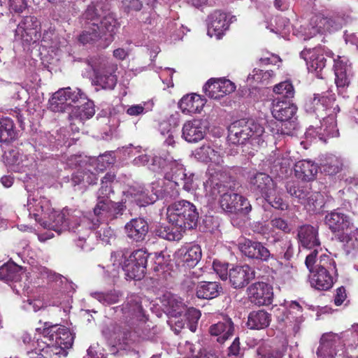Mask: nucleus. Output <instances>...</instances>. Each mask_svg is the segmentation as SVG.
<instances>
[{
    "label": "nucleus",
    "mask_w": 358,
    "mask_h": 358,
    "mask_svg": "<svg viewBox=\"0 0 358 358\" xmlns=\"http://www.w3.org/2000/svg\"><path fill=\"white\" fill-rule=\"evenodd\" d=\"M91 295L103 305H111L117 303L121 296L120 293L115 290L108 292H94Z\"/></svg>",
    "instance_id": "nucleus-55"
},
{
    "label": "nucleus",
    "mask_w": 358,
    "mask_h": 358,
    "mask_svg": "<svg viewBox=\"0 0 358 358\" xmlns=\"http://www.w3.org/2000/svg\"><path fill=\"white\" fill-rule=\"evenodd\" d=\"M210 150H211V152H209L208 157V162H210L211 163L218 166L219 168L217 169H213L212 168H210L208 169V173L210 172V170L217 171L219 170H222V171H224L222 170V168L221 167V165L224 162L223 157H224V152L223 150L220 147L210 146Z\"/></svg>",
    "instance_id": "nucleus-56"
},
{
    "label": "nucleus",
    "mask_w": 358,
    "mask_h": 358,
    "mask_svg": "<svg viewBox=\"0 0 358 358\" xmlns=\"http://www.w3.org/2000/svg\"><path fill=\"white\" fill-rule=\"evenodd\" d=\"M270 160L275 166H279L281 168H287L292 163L289 152L280 149H276L272 152L270 155Z\"/></svg>",
    "instance_id": "nucleus-53"
},
{
    "label": "nucleus",
    "mask_w": 358,
    "mask_h": 358,
    "mask_svg": "<svg viewBox=\"0 0 358 358\" xmlns=\"http://www.w3.org/2000/svg\"><path fill=\"white\" fill-rule=\"evenodd\" d=\"M27 7L25 0H0V15L7 10L14 13H22Z\"/></svg>",
    "instance_id": "nucleus-51"
},
{
    "label": "nucleus",
    "mask_w": 358,
    "mask_h": 358,
    "mask_svg": "<svg viewBox=\"0 0 358 358\" xmlns=\"http://www.w3.org/2000/svg\"><path fill=\"white\" fill-rule=\"evenodd\" d=\"M229 26L227 14L220 10H215L208 16V35L211 38L220 39Z\"/></svg>",
    "instance_id": "nucleus-31"
},
{
    "label": "nucleus",
    "mask_w": 358,
    "mask_h": 358,
    "mask_svg": "<svg viewBox=\"0 0 358 358\" xmlns=\"http://www.w3.org/2000/svg\"><path fill=\"white\" fill-rule=\"evenodd\" d=\"M148 257L146 252L143 250L134 251L128 258L124 257L122 265V269L129 279L136 280L143 278L145 273Z\"/></svg>",
    "instance_id": "nucleus-13"
},
{
    "label": "nucleus",
    "mask_w": 358,
    "mask_h": 358,
    "mask_svg": "<svg viewBox=\"0 0 358 358\" xmlns=\"http://www.w3.org/2000/svg\"><path fill=\"white\" fill-rule=\"evenodd\" d=\"M236 90L234 83L227 79H210L203 86L205 94L213 99H219Z\"/></svg>",
    "instance_id": "nucleus-27"
},
{
    "label": "nucleus",
    "mask_w": 358,
    "mask_h": 358,
    "mask_svg": "<svg viewBox=\"0 0 358 358\" xmlns=\"http://www.w3.org/2000/svg\"><path fill=\"white\" fill-rule=\"evenodd\" d=\"M166 298V311L171 317L176 318L186 310L185 304L179 297L168 295Z\"/></svg>",
    "instance_id": "nucleus-49"
},
{
    "label": "nucleus",
    "mask_w": 358,
    "mask_h": 358,
    "mask_svg": "<svg viewBox=\"0 0 358 358\" xmlns=\"http://www.w3.org/2000/svg\"><path fill=\"white\" fill-rule=\"evenodd\" d=\"M165 178L172 181L177 186L189 192L193 189V173H187L184 166L175 161L169 164V171L165 173Z\"/></svg>",
    "instance_id": "nucleus-17"
},
{
    "label": "nucleus",
    "mask_w": 358,
    "mask_h": 358,
    "mask_svg": "<svg viewBox=\"0 0 358 358\" xmlns=\"http://www.w3.org/2000/svg\"><path fill=\"white\" fill-rule=\"evenodd\" d=\"M306 62L308 69L318 78H322V70L326 66V59L320 49H305L300 53Z\"/></svg>",
    "instance_id": "nucleus-28"
},
{
    "label": "nucleus",
    "mask_w": 358,
    "mask_h": 358,
    "mask_svg": "<svg viewBox=\"0 0 358 358\" xmlns=\"http://www.w3.org/2000/svg\"><path fill=\"white\" fill-rule=\"evenodd\" d=\"M115 178V176L110 173H107L103 178L101 180V186L97 192L98 201H99V200L108 199L110 194L113 193L111 185Z\"/></svg>",
    "instance_id": "nucleus-52"
},
{
    "label": "nucleus",
    "mask_w": 358,
    "mask_h": 358,
    "mask_svg": "<svg viewBox=\"0 0 358 358\" xmlns=\"http://www.w3.org/2000/svg\"><path fill=\"white\" fill-rule=\"evenodd\" d=\"M166 218L173 227H161L157 230V234L169 241H179L182 232L196 226L199 213L192 203L180 200L168 206Z\"/></svg>",
    "instance_id": "nucleus-3"
},
{
    "label": "nucleus",
    "mask_w": 358,
    "mask_h": 358,
    "mask_svg": "<svg viewBox=\"0 0 358 358\" xmlns=\"http://www.w3.org/2000/svg\"><path fill=\"white\" fill-rule=\"evenodd\" d=\"M55 220L49 224L50 229L57 232L68 230L73 236L78 247L83 250L90 251L92 246L87 242L92 229L99 226V219L91 220L83 215L79 210H63V213H55L52 215Z\"/></svg>",
    "instance_id": "nucleus-2"
},
{
    "label": "nucleus",
    "mask_w": 358,
    "mask_h": 358,
    "mask_svg": "<svg viewBox=\"0 0 358 358\" xmlns=\"http://www.w3.org/2000/svg\"><path fill=\"white\" fill-rule=\"evenodd\" d=\"M93 166L96 165V167H94V169L96 172H102L110 164H113L114 162L113 158L110 156V155H100L97 159H92Z\"/></svg>",
    "instance_id": "nucleus-60"
},
{
    "label": "nucleus",
    "mask_w": 358,
    "mask_h": 358,
    "mask_svg": "<svg viewBox=\"0 0 358 358\" xmlns=\"http://www.w3.org/2000/svg\"><path fill=\"white\" fill-rule=\"evenodd\" d=\"M275 26L271 28V31L277 34L284 36L289 31V20L283 17H275L274 19Z\"/></svg>",
    "instance_id": "nucleus-59"
},
{
    "label": "nucleus",
    "mask_w": 358,
    "mask_h": 358,
    "mask_svg": "<svg viewBox=\"0 0 358 358\" xmlns=\"http://www.w3.org/2000/svg\"><path fill=\"white\" fill-rule=\"evenodd\" d=\"M255 277V272L248 265L236 266L229 271V279L231 285L236 289L247 285Z\"/></svg>",
    "instance_id": "nucleus-32"
},
{
    "label": "nucleus",
    "mask_w": 358,
    "mask_h": 358,
    "mask_svg": "<svg viewBox=\"0 0 358 358\" xmlns=\"http://www.w3.org/2000/svg\"><path fill=\"white\" fill-rule=\"evenodd\" d=\"M86 99L85 94L80 89L71 87L59 89L55 92L49 100V108L55 113L65 112L73 104L81 103Z\"/></svg>",
    "instance_id": "nucleus-9"
},
{
    "label": "nucleus",
    "mask_w": 358,
    "mask_h": 358,
    "mask_svg": "<svg viewBox=\"0 0 358 358\" xmlns=\"http://www.w3.org/2000/svg\"><path fill=\"white\" fill-rule=\"evenodd\" d=\"M324 223L336 239L343 243L347 255L358 250V228L353 229V223L348 215L339 209L332 210L325 215Z\"/></svg>",
    "instance_id": "nucleus-4"
},
{
    "label": "nucleus",
    "mask_w": 358,
    "mask_h": 358,
    "mask_svg": "<svg viewBox=\"0 0 358 358\" xmlns=\"http://www.w3.org/2000/svg\"><path fill=\"white\" fill-rule=\"evenodd\" d=\"M294 171L299 178L310 181L315 178L318 166L313 161L303 159L295 164Z\"/></svg>",
    "instance_id": "nucleus-39"
},
{
    "label": "nucleus",
    "mask_w": 358,
    "mask_h": 358,
    "mask_svg": "<svg viewBox=\"0 0 358 358\" xmlns=\"http://www.w3.org/2000/svg\"><path fill=\"white\" fill-rule=\"evenodd\" d=\"M265 200L274 208L286 210L289 208V204L285 201L276 189V185L273 188L271 192L264 197Z\"/></svg>",
    "instance_id": "nucleus-54"
},
{
    "label": "nucleus",
    "mask_w": 358,
    "mask_h": 358,
    "mask_svg": "<svg viewBox=\"0 0 358 358\" xmlns=\"http://www.w3.org/2000/svg\"><path fill=\"white\" fill-rule=\"evenodd\" d=\"M234 324L230 318H224L223 321L213 324L210 327L212 336H217V342L224 343L234 332Z\"/></svg>",
    "instance_id": "nucleus-38"
},
{
    "label": "nucleus",
    "mask_w": 358,
    "mask_h": 358,
    "mask_svg": "<svg viewBox=\"0 0 358 358\" xmlns=\"http://www.w3.org/2000/svg\"><path fill=\"white\" fill-rule=\"evenodd\" d=\"M228 139L233 144H243L247 140L252 145H262L264 128L253 120H239L231 123L228 128Z\"/></svg>",
    "instance_id": "nucleus-8"
},
{
    "label": "nucleus",
    "mask_w": 358,
    "mask_h": 358,
    "mask_svg": "<svg viewBox=\"0 0 358 358\" xmlns=\"http://www.w3.org/2000/svg\"><path fill=\"white\" fill-rule=\"evenodd\" d=\"M118 28L117 20L107 16L102 25L95 22L88 21L87 24L79 36V41L83 44L96 43L98 46L105 48L113 41Z\"/></svg>",
    "instance_id": "nucleus-7"
},
{
    "label": "nucleus",
    "mask_w": 358,
    "mask_h": 358,
    "mask_svg": "<svg viewBox=\"0 0 358 358\" xmlns=\"http://www.w3.org/2000/svg\"><path fill=\"white\" fill-rule=\"evenodd\" d=\"M201 248L199 245L182 246L175 253L178 265L184 268L196 266L201 260Z\"/></svg>",
    "instance_id": "nucleus-24"
},
{
    "label": "nucleus",
    "mask_w": 358,
    "mask_h": 358,
    "mask_svg": "<svg viewBox=\"0 0 358 358\" xmlns=\"http://www.w3.org/2000/svg\"><path fill=\"white\" fill-rule=\"evenodd\" d=\"M339 337L333 333L324 334L317 350L318 357L346 358L342 346H339Z\"/></svg>",
    "instance_id": "nucleus-16"
},
{
    "label": "nucleus",
    "mask_w": 358,
    "mask_h": 358,
    "mask_svg": "<svg viewBox=\"0 0 358 358\" xmlns=\"http://www.w3.org/2000/svg\"><path fill=\"white\" fill-rule=\"evenodd\" d=\"M257 358H282V355L278 350L259 348L257 350Z\"/></svg>",
    "instance_id": "nucleus-64"
},
{
    "label": "nucleus",
    "mask_w": 358,
    "mask_h": 358,
    "mask_svg": "<svg viewBox=\"0 0 358 358\" xmlns=\"http://www.w3.org/2000/svg\"><path fill=\"white\" fill-rule=\"evenodd\" d=\"M327 117H323L320 127L310 126L306 132V138H316L326 142V137H335L338 134V130L334 117L331 113L327 114Z\"/></svg>",
    "instance_id": "nucleus-26"
},
{
    "label": "nucleus",
    "mask_w": 358,
    "mask_h": 358,
    "mask_svg": "<svg viewBox=\"0 0 358 358\" xmlns=\"http://www.w3.org/2000/svg\"><path fill=\"white\" fill-rule=\"evenodd\" d=\"M41 334L44 338L43 343L46 345L42 349L43 357H51L52 355L59 357L67 356V350L72 347L74 341V335L68 328L58 324L49 325L45 322Z\"/></svg>",
    "instance_id": "nucleus-5"
},
{
    "label": "nucleus",
    "mask_w": 358,
    "mask_h": 358,
    "mask_svg": "<svg viewBox=\"0 0 358 358\" xmlns=\"http://www.w3.org/2000/svg\"><path fill=\"white\" fill-rule=\"evenodd\" d=\"M27 208L30 216H32L37 222H43L41 224L49 229V224L55 220L52 215L55 213H63V211H55L51 208L50 201L47 198L41 196L38 199H29Z\"/></svg>",
    "instance_id": "nucleus-14"
},
{
    "label": "nucleus",
    "mask_w": 358,
    "mask_h": 358,
    "mask_svg": "<svg viewBox=\"0 0 358 358\" xmlns=\"http://www.w3.org/2000/svg\"><path fill=\"white\" fill-rule=\"evenodd\" d=\"M273 92L275 94L282 95L286 99L294 97V90L292 84L288 81L281 82L273 87Z\"/></svg>",
    "instance_id": "nucleus-58"
},
{
    "label": "nucleus",
    "mask_w": 358,
    "mask_h": 358,
    "mask_svg": "<svg viewBox=\"0 0 358 358\" xmlns=\"http://www.w3.org/2000/svg\"><path fill=\"white\" fill-rule=\"evenodd\" d=\"M275 230H279L285 234H289L292 231V226L288 222L279 217H271L269 222L262 227V233L264 235L273 236Z\"/></svg>",
    "instance_id": "nucleus-42"
},
{
    "label": "nucleus",
    "mask_w": 358,
    "mask_h": 358,
    "mask_svg": "<svg viewBox=\"0 0 358 358\" xmlns=\"http://www.w3.org/2000/svg\"><path fill=\"white\" fill-rule=\"evenodd\" d=\"M273 117L288 124L287 130L282 129V134L285 135H291L292 131L296 129L295 122L296 113L297 111L296 106L289 100L274 99L271 108Z\"/></svg>",
    "instance_id": "nucleus-11"
},
{
    "label": "nucleus",
    "mask_w": 358,
    "mask_h": 358,
    "mask_svg": "<svg viewBox=\"0 0 358 358\" xmlns=\"http://www.w3.org/2000/svg\"><path fill=\"white\" fill-rule=\"evenodd\" d=\"M297 239L301 246L308 249L316 250L320 245L318 238V228L310 224H303L297 229Z\"/></svg>",
    "instance_id": "nucleus-30"
},
{
    "label": "nucleus",
    "mask_w": 358,
    "mask_h": 358,
    "mask_svg": "<svg viewBox=\"0 0 358 358\" xmlns=\"http://www.w3.org/2000/svg\"><path fill=\"white\" fill-rule=\"evenodd\" d=\"M15 138L14 123L9 117L0 118V143H8Z\"/></svg>",
    "instance_id": "nucleus-48"
},
{
    "label": "nucleus",
    "mask_w": 358,
    "mask_h": 358,
    "mask_svg": "<svg viewBox=\"0 0 358 358\" xmlns=\"http://www.w3.org/2000/svg\"><path fill=\"white\" fill-rule=\"evenodd\" d=\"M129 194L134 199L136 203L140 206H145L152 203L155 199L149 196L143 187H131Z\"/></svg>",
    "instance_id": "nucleus-50"
},
{
    "label": "nucleus",
    "mask_w": 358,
    "mask_h": 358,
    "mask_svg": "<svg viewBox=\"0 0 358 358\" xmlns=\"http://www.w3.org/2000/svg\"><path fill=\"white\" fill-rule=\"evenodd\" d=\"M222 291L221 286L216 282H201L196 287L198 298L211 299L217 297Z\"/></svg>",
    "instance_id": "nucleus-46"
},
{
    "label": "nucleus",
    "mask_w": 358,
    "mask_h": 358,
    "mask_svg": "<svg viewBox=\"0 0 358 358\" xmlns=\"http://www.w3.org/2000/svg\"><path fill=\"white\" fill-rule=\"evenodd\" d=\"M289 316L287 318V325L285 327L291 329L293 333L296 334L302 322L301 307L296 301H292L289 304Z\"/></svg>",
    "instance_id": "nucleus-45"
},
{
    "label": "nucleus",
    "mask_w": 358,
    "mask_h": 358,
    "mask_svg": "<svg viewBox=\"0 0 358 358\" xmlns=\"http://www.w3.org/2000/svg\"><path fill=\"white\" fill-rule=\"evenodd\" d=\"M332 27V20L322 15L313 16L309 24L301 25L299 29L304 40L315 36L320 33L330 31Z\"/></svg>",
    "instance_id": "nucleus-19"
},
{
    "label": "nucleus",
    "mask_w": 358,
    "mask_h": 358,
    "mask_svg": "<svg viewBox=\"0 0 358 358\" xmlns=\"http://www.w3.org/2000/svg\"><path fill=\"white\" fill-rule=\"evenodd\" d=\"M343 159L334 155H327L320 159V170L325 175L334 176L341 171Z\"/></svg>",
    "instance_id": "nucleus-40"
},
{
    "label": "nucleus",
    "mask_w": 358,
    "mask_h": 358,
    "mask_svg": "<svg viewBox=\"0 0 358 358\" xmlns=\"http://www.w3.org/2000/svg\"><path fill=\"white\" fill-rule=\"evenodd\" d=\"M205 104V99L197 94L185 95L178 103L182 112L187 114L200 113Z\"/></svg>",
    "instance_id": "nucleus-37"
},
{
    "label": "nucleus",
    "mask_w": 358,
    "mask_h": 358,
    "mask_svg": "<svg viewBox=\"0 0 358 358\" xmlns=\"http://www.w3.org/2000/svg\"><path fill=\"white\" fill-rule=\"evenodd\" d=\"M241 252L250 259L268 261L271 257L270 251L260 242L245 240L240 243Z\"/></svg>",
    "instance_id": "nucleus-34"
},
{
    "label": "nucleus",
    "mask_w": 358,
    "mask_h": 358,
    "mask_svg": "<svg viewBox=\"0 0 358 358\" xmlns=\"http://www.w3.org/2000/svg\"><path fill=\"white\" fill-rule=\"evenodd\" d=\"M250 189L252 192L265 197L275 187L273 179L266 173H257L250 179Z\"/></svg>",
    "instance_id": "nucleus-36"
},
{
    "label": "nucleus",
    "mask_w": 358,
    "mask_h": 358,
    "mask_svg": "<svg viewBox=\"0 0 358 358\" xmlns=\"http://www.w3.org/2000/svg\"><path fill=\"white\" fill-rule=\"evenodd\" d=\"M271 322V315L264 310L251 312L248 317L247 325L251 329H262Z\"/></svg>",
    "instance_id": "nucleus-41"
},
{
    "label": "nucleus",
    "mask_w": 358,
    "mask_h": 358,
    "mask_svg": "<svg viewBox=\"0 0 358 358\" xmlns=\"http://www.w3.org/2000/svg\"><path fill=\"white\" fill-rule=\"evenodd\" d=\"M208 124L202 119L186 121L182 129V137L189 143H196L202 140L207 131Z\"/></svg>",
    "instance_id": "nucleus-25"
},
{
    "label": "nucleus",
    "mask_w": 358,
    "mask_h": 358,
    "mask_svg": "<svg viewBox=\"0 0 358 358\" xmlns=\"http://www.w3.org/2000/svg\"><path fill=\"white\" fill-rule=\"evenodd\" d=\"M187 319L189 322V329L191 331L194 332L196 329V324L201 317V313L199 310L191 308L187 311Z\"/></svg>",
    "instance_id": "nucleus-63"
},
{
    "label": "nucleus",
    "mask_w": 358,
    "mask_h": 358,
    "mask_svg": "<svg viewBox=\"0 0 358 358\" xmlns=\"http://www.w3.org/2000/svg\"><path fill=\"white\" fill-rule=\"evenodd\" d=\"M247 292L250 301L257 306H268L273 301V288L264 282L252 283L248 287Z\"/></svg>",
    "instance_id": "nucleus-18"
},
{
    "label": "nucleus",
    "mask_w": 358,
    "mask_h": 358,
    "mask_svg": "<svg viewBox=\"0 0 358 358\" xmlns=\"http://www.w3.org/2000/svg\"><path fill=\"white\" fill-rule=\"evenodd\" d=\"M141 303V299L138 296L131 294L128 296L126 302L121 308L125 317L127 318L130 317L133 320L132 324L136 325V327H135L137 329L136 331H143V326L147 321V317L143 313Z\"/></svg>",
    "instance_id": "nucleus-15"
},
{
    "label": "nucleus",
    "mask_w": 358,
    "mask_h": 358,
    "mask_svg": "<svg viewBox=\"0 0 358 358\" xmlns=\"http://www.w3.org/2000/svg\"><path fill=\"white\" fill-rule=\"evenodd\" d=\"M316 256L317 250H315L306 258V265L310 272V283L317 289L327 290L334 284L331 273L336 271V264L328 255H322L319 259Z\"/></svg>",
    "instance_id": "nucleus-6"
},
{
    "label": "nucleus",
    "mask_w": 358,
    "mask_h": 358,
    "mask_svg": "<svg viewBox=\"0 0 358 358\" xmlns=\"http://www.w3.org/2000/svg\"><path fill=\"white\" fill-rule=\"evenodd\" d=\"M69 164L75 166H85V182L88 183L89 185H93L96 182L98 178L96 174L92 172V168L95 170L94 167H96V166H93L92 161L90 160V163L87 164V162L83 160L80 155H75L71 157L69 160Z\"/></svg>",
    "instance_id": "nucleus-43"
},
{
    "label": "nucleus",
    "mask_w": 358,
    "mask_h": 358,
    "mask_svg": "<svg viewBox=\"0 0 358 358\" xmlns=\"http://www.w3.org/2000/svg\"><path fill=\"white\" fill-rule=\"evenodd\" d=\"M22 268L14 262H8L0 267V280L6 282H17L21 279Z\"/></svg>",
    "instance_id": "nucleus-44"
},
{
    "label": "nucleus",
    "mask_w": 358,
    "mask_h": 358,
    "mask_svg": "<svg viewBox=\"0 0 358 358\" xmlns=\"http://www.w3.org/2000/svg\"><path fill=\"white\" fill-rule=\"evenodd\" d=\"M286 189L291 196L297 199L301 204L310 207L315 206L318 194L311 192L308 185H299L296 182H288Z\"/></svg>",
    "instance_id": "nucleus-29"
},
{
    "label": "nucleus",
    "mask_w": 358,
    "mask_h": 358,
    "mask_svg": "<svg viewBox=\"0 0 358 358\" xmlns=\"http://www.w3.org/2000/svg\"><path fill=\"white\" fill-rule=\"evenodd\" d=\"M335 96L330 92L321 94H315L313 97L308 99L304 105L305 110L309 113H316L317 117L322 116L324 112L336 113L340 109L335 103Z\"/></svg>",
    "instance_id": "nucleus-12"
},
{
    "label": "nucleus",
    "mask_w": 358,
    "mask_h": 358,
    "mask_svg": "<svg viewBox=\"0 0 358 358\" xmlns=\"http://www.w3.org/2000/svg\"><path fill=\"white\" fill-rule=\"evenodd\" d=\"M125 152H127L129 155L134 156L136 155H138L133 160V164L136 166H147L148 167V164L150 160V156L146 154H140L141 148H134L131 145L125 149Z\"/></svg>",
    "instance_id": "nucleus-57"
},
{
    "label": "nucleus",
    "mask_w": 358,
    "mask_h": 358,
    "mask_svg": "<svg viewBox=\"0 0 358 358\" xmlns=\"http://www.w3.org/2000/svg\"><path fill=\"white\" fill-rule=\"evenodd\" d=\"M273 76V71L271 70L263 71L254 69L252 73L248 76V80H253L257 83H264Z\"/></svg>",
    "instance_id": "nucleus-61"
},
{
    "label": "nucleus",
    "mask_w": 358,
    "mask_h": 358,
    "mask_svg": "<svg viewBox=\"0 0 358 358\" xmlns=\"http://www.w3.org/2000/svg\"><path fill=\"white\" fill-rule=\"evenodd\" d=\"M39 23L34 16L24 17L15 29V37L27 43L36 41L39 38Z\"/></svg>",
    "instance_id": "nucleus-23"
},
{
    "label": "nucleus",
    "mask_w": 358,
    "mask_h": 358,
    "mask_svg": "<svg viewBox=\"0 0 358 358\" xmlns=\"http://www.w3.org/2000/svg\"><path fill=\"white\" fill-rule=\"evenodd\" d=\"M85 62L94 71L97 85L106 90H113L115 87L117 83V76L115 75L117 70L115 65L100 62L97 58L87 59Z\"/></svg>",
    "instance_id": "nucleus-10"
},
{
    "label": "nucleus",
    "mask_w": 358,
    "mask_h": 358,
    "mask_svg": "<svg viewBox=\"0 0 358 358\" xmlns=\"http://www.w3.org/2000/svg\"><path fill=\"white\" fill-rule=\"evenodd\" d=\"M3 157L7 164L18 166L19 169L27 168L30 165L27 157L21 155L16 149H10L8 151H5Z\"/></svg>",
    "instance_id": "nucleus-47"
},
{
    "label": "nucleus",
    "mask_w": 358,
    "mask_h": 358,
    "mask_svg": "<svg viewBox=\"0 0 358 358\" xmlns=\"http://www.w3.org/2000/svg\"><path fill=\"white\" fill-rule=\"evenodd\" d=\"M148 231V223L141 217L133 218L124 226V232L127 238L136 242L144 241Z\"/></svg>",
    "instance_id": "nucleus-33"
},
{
    "label": "nucleus",
    "mask_w": 358,
    "mask_h": 358,
    "mask_svg": "<svg viewBox=\"0 0 358 358\" xmlns=\"http://www.w3.org/2000/svg\"><path fill=\"white\" fill-rule=\"evenodd\" d=\"M125 206L122 203H115L110 199L99 200L94 208L96 219L107 222L123 214Z\"/></svg>",
    "instance_id": "nucleus-22"
},
{
    "label": "nucleus",
    "mask_w": 358,
    "mask_h": 358,
    "mask_svg": "<svg viewBox=\"0 0 358 358\" xmlns=\"http://www.w3.org/2000/svg\"><path fill=\"white\" fill-rule=\"evenodd\" d=\"M334 70L335 83L338 94L345 97V94L344 93L346 92L352 76L351 66L350 64H348L347 61L338 57L337 59L334 60Z\"/></svg>",
    "instance_id": "nucleus-20"
},
{
    "label": "nucleus",
    "mask_w": 358,
    "mask_h": 358,
    "mask_svg": "<svg viewBox=\"0 0 358 358\" xmlns=\"http://www.w3.org/2000/svg\"><path fill=\"white\" fill-rule=\"evenodd\" d=\"M107 16H110L116 20L114 14L109 10L107 5L102 1L92 2L87 6L84 13V17L87 20L97 22L100 25H102V22Z\"/></svg>",
    "instance_id": "nucleus-35"
},
{
    "label": "nucleus",
    "mask_w": 358,
    "mask_h": 358,
    "mask_svg": "<svg viewBox=\"0 0 358 358\" xmlns=\"http://www.w3.org/2000/svg\"><path fill=\"white\" fill-rule=\"evenodd\" d=\"M280 254L286 260H289L294 255V245L292 241L289 238L283 239L280 241Z\"/></svg>",
    "instance_id": "nucleus-62"
},
{
    "label": "nucleus",
    "mask_w": 358,
    "mask_h": 358,
    "mask_svg": "<svg viewBox=\"0 0 358 358\" xmlns=\"http://www.w3.org/2000/svg\"><path fill=\"white\" fill-rule=\"evenodd\" d=\"M80 103L81 106L73 107L69 114L71 129L73 131H79L80 127L84 124V121L92 117L95 113L93 101L86 98Z\"/></svg>",
    "instance_id": "nucleus-21"
},
{
    "label": "nucleus",
    "mask_w": 358,
    "mask_h": 358,
    "mask_svg": "<svg viewBox=\"0 0 358 358\" xmlns=\"http://www.w3.org/2000/svg\"><path fill=\"white\" fill-rule=\"evenodd\" d=\"M229 180L226 171L210 170L208 178L203 182L206 196L210 202L220 196V206L227 213L248 214L252 209L250 202L231 189Z\"/></svg>",
    "instance_id": "nucleus-1"
}]
</instances>
